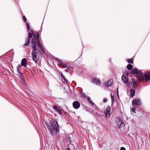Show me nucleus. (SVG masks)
I'll return each mask as SVG.
<instances>
[{
    "label": "nucleus",
    "instance_id": "obj_12",
    "mask_svg": "<svg viewBox=\"0 0 150 150\" xmlns=\"http://www.w3.org/2000/svg\"><path fill=\"white\" fill-rule=\"evenodd\" d=\"M130 83L133 86V87L135 88L134 86V85H135L137 82V80L134 79H131L130 80Z\"/></svg>",
    "mask_w": 150,
    "mask_h": 150
},
{
    "label": "nucleus",
    "instance_id": "obj_5",
    "mask_svg": "<svg viewBox=\"0 0 150 150\" xmlns=\"http://www.w3.org/2000/svg\"><path fill=\"white\" fill-rule=\"evenodd\" d=\"M116 124L117 125V127L119 129L125 126V125L121 119L117 117L115 121Z\"/></svg>",
    "mask_w": 150,
    "mask_h": 150
},
{
    "label": "nucleus",
    "instance_id": "obj_18",
    "mask_svg": "<svg viewBox=\"0 0 150 150\" xmlns=\"http://www.w3.org/2000/svg\"><path fill=\"white\" fill-rule=\"evenodd\" d=\"M18 74V75L19 77L21 79H23L24 78V76L23 75V74L21 72V71L17 72Z\"/></svg>",
    "mask_w": 150,
    "mask_h": 150
},
{
    "label": "nucleus",
    "instance_id": "obj_15",
    "mask_svg": "<svg viewBox=\"0 0 150 150\" xmlns=\"http://www.w3.org/2000/svg\"><path fill=\"white\" fill-rule=\"evenodd\" d=\"M56 59L59 61V62L60 65L62 67L65 68L66 67H67V66L66 64H64L63 62H62L61 61L59 60L58 58H56Z\"/></svg>",
    "mask_w": 150,
    "mask_h": 150
},
{
    "label": "nucleus",
    "instance_id": "obj_13",
    "mask_svg": "<svg viewBox=\"0 0 150 150\" xmlns=\"http://www.w3.org/2000/svg\"><path fill=\"white\" fill-rule=\"evenodd\" d=\"M113 83V81L112 80H110L109 81L105 83V85L107 87H109L112 86Z\"/></svg>",
    "mask_w": 150,
    "mask_h": 150
},
{
    "label": "nucleus",
    "instance_id": "obj_36",
    "mask_svg": "<svg viewBox=\"0 0 150 150\" xmlns=\"http://www.w3.org/2000/svg\"><path fill=\"white\" fill-rule=\"evenodd\" d=\"M62 78H63V79L65 78V76H64V77H62Z\"/></svg>",
    "mask_w": 150,
    "mask_h": 150
},
{
    "label": "nucleus",
    "instance_id": "obj_4",
    "mask_svg": "<svg viewBox=\"0 0 150 150\" xmlns=\"http://www.w3.org/2000/svg\"><path fill=\"white\" fill-rule=\"evenodd\" d=\"M36 40H34V42L35 43V45L36 47V44H37L38 46L39 47L40 49L41 50V52L42 53H44L45 52V48L44 47L42 46V44L39 41V39L38 38Z\"/></svg>",
    "mask_w": 150,
    "mask_h": 150
},
{
    "label": "nucleus",
    "instance_id": "obj_20",
    "mask_svg": "<svg viewBox=\"0 0 150 150\" xmlns=\"http://www.w3.org/2000/svg\"><path fill=\"white\" fill-rule=\"evenodd\" d=\"M127 68L129 70H131L133 67L132 66L131 64H129L127 65Z\"/></svg>",
    "mask_w": 150,
    "mask_h": 150
},
{
    "label": "nucleus",
    "instance_id": "obj_1",
    "mask_svg": "<svg viewBox=\"0 0 150 150\" xmlns=\"http://www.w3.org/2000/svg\"><path fill=\"white\" fill-rule=\"evenodd\" d=\"M47 127L50 133L52 136L55 135L59 131V129L57 122L55 120L51 122Z\"/></svg>",
    "mask_w": 150,
    "mask_h": 150
},
{
    "label": "nucleus",
    "instance_id": "obj_34",
    "mask_svg": "<svg viewBox=\"0 0 150 150\" xmlns=\"http://www.w3.org/2000/svg\"><path fill=\"white\" fill-rule=\"evenodd\" d=\"M61 76H62V78L64 77V76L62 74V73L61 74Z\"/></svg>",
    "mask_w": 150,
    "mask_h": 150
},
{
    "label": "nucleus",
    "instance_id": "obj_23",
    "mask_svg": "<svg viewBox=\"0 0 150 150\" xmlns=\"http://www.w3.org/2000/svg\"><path fill=\"white\" fill-rule=\"evenodd\" d=\"M128 62L129 64H133V59L131 58L128 59Z\"/></svg>",
    "mask_w": 150,
    "mask_h": 150
},
{
    "label": "nucleus",
    "instance_id": "obj_26",
    "mask_svg": "<svg viewBox=\"0 0 150 150\" xmlns=\"http://www.w3.org/2000/svg\"><path fill=\"white\" fill-rule=\"evenodd\" d=\"M111 99L112 101V102H113V101L114 100V96L112 95H111Z\"/></svg>",
    "mask_w": 150,
    "mask_h": 150
},
{
    "label": "nucleus",
    "instance_id": "obj_10",
    "mask_svg": "<svg viewBox=\"0 0 150 150\" xmlns=\"http://www.w3.org/2000/svg\"><path fill=\"white\" fill-rule=\"evenodd\" d=\"M132 104L133 105H140L141 104V100L140 99L134 100L132 102Z\"/></svg>",
    "mask_w": 150,
    "mask_h": 150
},
{
    "label": "nucleus",
    "instance_id": "obj_8",
    "mask_svg": "<svg viewBox=\"0 0 150 150\" xmlns=\"http://www.w3.org/2000/svg\"><path fill=\"white\" fill-rule=\"evenodd\" d=\"M73 106L74 109H78L80 106V103L77 101H75L73 103Z\"/></svg>",
    "mask_w": 150,
    "mask_h": 150
},
{
    "label": "nucleus",
    "instance_id": "obj_37",
    "mask_svg": "<svg viewBox=\"0 0 150 150\" xmlns=\"http://www.w3.org/2000/svg\"><path fill=\"white\" fill-rule=\"evenodd\" d=\"M67 150H70V149L69 148L67 149Z\"/></svg>",
    "mask_w": 150,
    "mask_h": 150
},
{
    "label": "nucleus",
    "instance_id": "obj_16",
    "mask_svg": "<svg viewBox=\"0 0 150 150\" xmlns=\"http://www.w3.org/2000/svg\"><path fill=\"white\" fill-rule=\"evenodd\" d=\"M122 79L124 81V83H127L128 81V79H126V77L124 75L122 76Z\"/></svg>",
    "mask_w": 150,
    "mask_h": 150
},
{
    "label": "nucleus",
    "instance_id": "obj_17",
    "mask_svg": "<svg viewBox=\"0 0 150 150\" xmlns=\"http://www.w3.org/2000/svg\"><path fill=\"white\" fill-rule=\"evenodd\" d=\"M130 92L131 93V96L132 97H133L134 95L135 91L134 89H132L130 90Z\"/></svg>",
    "mask_w": 150,
    "mask_h": 150
},
{
    "label": "nucleus",
    "instance_id": "obj_9",
    "mask_svg": "<svg viewBox=\"0 0 150 150\" xmlns=\"http://www.w3.org/2000/svg\"><path fill=\"white\" fill-rule=\"evenodd\" d=\"M92 82L95 83L97 85H100V81L99 79L98 78H94L92 80Z\"/></svg>",
    "mask_w": 150,
    "mask_h": 150
},
{
    "label": "nucleus",
    "instance_id": "obj_27",
    "mask_svg": "<svg viewBox=\"0 0 150 150\" xmlns=\"http://www.w3.org/2000/svg\"><path fill=\"white\" fill-rule=\"evenodd\" d=\"M135 107H133L132 108V112H134L135 111Z\"/></svg>",
    "mask_w": 150,
    "mask_h": 150
},
{
    "label": "nucleus",
    "instance_id": "obj_24",
    "mask_svg": "<svg viewBox=\"0 0 150 150\" xmlns=\"http://www.w3.org/2000/svg\"><path fill=\"white\" fill-rule=\"evenodd\" d=\"M32 37V33H29L28 38L29 39H30Z\"/></svg>",
    "mask_w": 150,
    "mask_h": 150
},
{
    "label": "nucleus",
    "instance_id": "obj_11",
    "mask_svg": "<svg viewBox=\"0 0 150 150\" xmlns=\"http://www.w3.org/2000/svg\"><path fill=\"white\" fill-rule=\"evenodd\" d=\"M27 61L25 58L23 59L21 61V66L24 67H26L27 66Z\"/></svg>",
    "mask_w": 150,
    "mask_h": 150
},
{
    "label": "nucleus",
    "instance_id": "obj_6",
    "mask_svg": "<svg viewBox=\"0 0 150 150\" xmlns=\"http://www.w3.org/2000/svg\"><path fill=\"white\" fill-rule=\"evenodd\" d=\"M31 31L32 32V33L33 34V38L32 39V41H31V44L32 45H34L33 44L35 43V42H34V41L35 40H36L37 39V38H38V39H39V33H36L35 35H34L33 32L32 30H31Z\"/></svg>",
    "mask_w": 150,
    "mask_h": 150
},
{
    "label": "nucleus",
    "instance_id": "obj_25",
    "mask_svg": "<svg viewBox=\"0 0 150 150\" xmlns=\"http://www.w3.org/2000/svg\"><path fill=\"white\" fill-rule=\"evenodd\" d=\"M26 26H27V29H28V31H29V29H30V27L29 26V24L28 23H26Z\"/></svg>",
    "mask_w": 150,
    "mask_h": 150
},
{
    "label": "nucleus",
    "instance_id": "obj_3",
    "mask_svg": "<svg viewBox=\"0 0 150 150\" xmlns=\"http://www.w3.org/2000/svg\"><path fill=\"white\" fill-rule=\"evenodd\" d=\"M32 45L33 50L32 52L31 56L33 60L37 64L39 59V53H40V52L38 50L35 44L34 43Z\"/></svg>",
    "mask_w": 150,
    "mask_h": 150
},
{
    "label": "nucleus",
    "instance_id": "obj_31",
    "mask_svg": "<svg viewBox=\"0 0 150 150\" xmlns=\"http://www.w3.org/2000/svg\"><path fill=\"white\" fill-rule=\"evenodd\" d=\"M64 81H65L66 82H68V81L66 79V78L64 79H63Z\"/></svg>",
    "mask_w": 150,
    "mask_h": 150
},
{
    "label": "nucleus",
    "instance_id": "obj_22",
    "mask_svg": "<svg viewBox=\"0 0 150 150\" xmlns=\"http://www.w3.org/2000/svg\"><path fill=\"white\" fill-rule=\"evenodd\" d=\"M30 39L29 38H28L26 40V43L25 44V46H27L28 45L30 42Z\"/></svg>",
    "mask_w": 150,
    "mask_h": 150
},
{
    "label": "nucleus",
    "instance_id": "obj_14",
    "mask_svg": "<svg viewBox=\"0 0 150 150\" xmlns=\"http://www.w3.org/2000/svg\"><path fill=\"white\" fill-rule=\"evenodd\" d=\"M53 108L54 109V110H56L59 114H61L62 112L61 110L57 106H54L53 107Z\"/></svg>",
    "mask_w": 150,
    "mask_h": 150
},
{
    "label": "nucleus",
    "instance_id": "obj_29",
    "mask_svg": "<svg viewBox=\"0 0 150 150\" xmlns=\"http://www.w3.org/2000/svg\"><path fill=\"white\" fill-rule=\"evenodd\" d=\"M81 94L83 96L85 97H86V94L85 93L81 92Z\"/></svg>",
    "mask_w": 150,
    "mask_h": 150
},
{
    "label": "nucleus",
    "instance_id": "obj_32",
    "mask_svg": "<svg viewBox=\"0 0 150 150\" xmlns=\"http://www.w3.org/2000/svg\"><path fill=\"white\" fill-rule=\"evenodd\" d=\"M117 96H118V97H119L118 88V87H117Z\"/></svg>",
    "mask_w": 150,
    "mask_h": 150
},
{
    "label": "nucleus",
    "instance_id": "obj_38",
    "mask_svg": "<svg viewBox=\"0 0 150 150\" xmlns=\"http://www.w3.org/2000/svg\"><path fill=\"white\" fill-rule=\"evenodd\" d=\"M23 82H25V80H23Z\"/></svg>",
    "mask_w": 150,
    "mask_h": 150
},
{
    "label": "nucleus",
    "instance_id": "obj_21",
    "mask_svg": "<svg viewBox=\"0 0 150 150\" xmlns=\"http://www.w3.org/2000/svg\"><path fill=\"white\" fill-rule=\"evenodd\" d=\"M21 66L20 65H18L17 67V72L21 71Z\"/></svg>",
    "mask_w": 150,
    "mask_h": 150
},
{
    "label": "nucleus",
    "instance_id": "obj_35",
    "mask_svg": "<svg viewBox=\"0 0 150 150\" xmlns=\"http://www.w3.org/2000/svg\"><path fill=\"white\" fill-rule=\"evenodd\" d=\"M127 74H126V75H128L129 74V73H128V72H126Z\"/></svg>",
    "mask_w": 150,
    "mask_h": 150
},
{
    "label": "nucleus",
    "instance_id": "obj_7",
    "mask_svg": "<svg viewBox=\"0 0 150 150\" xmlns=\"http://www.w3.org/2000/svg\"><path fill=\"white\" fill-rule=\"evenodd\" d=\"M110 107L109 106H107L105 110V113L106 117H109L110 116Z\"/></svg>",
    "mask_w": 150,
    "mask_h": 150
},
{
    "label": "nucleus",
    "instance_id": "obj_30",
    "mask_svg": "<svg viewBox=\"0 0 150 150\" xmlns=\"http://www.w3.org/2000/svg\"><path fill=\"white\" fill-rule=\"evenodd\" d=\"M120 150H126L125 148L124 147H122L120 148Z\"/></svg>",
    "mask_w": 150,
    "mask_h": 150
},
{
    "label": "nucleus",
    "instance_id": "obj_2",
    "mask_svg": "<svg viewBox=\"0 0 150 150\" xmlns=\"http://www.w3.org/2000/svg\"><path fill=\"white\" fill-rule=\"evenodd\" d=\"M131 72L133 74H136L139 75L140 77L145 79L146 81L150 80V74L149 72L145 73L144 74L140 70H138L137 68H135L132 70Z\"/></svg>",
    "mask_w": 150,
    "mask_h": 150
},
{
    "label": "nucleus",
    "instance_id": "obj_28",
    "mask_svg": "<svg viewBox=\"0 0 150 150\" xmlns=\"http://www.w3.org/2000/svg\"><path fill=\"white\" fill-rule=\"evenodd\" d=\"M23 18L24 20V22L26 20V18H25V16H23Z\"/></svg>",
    "mask_w": 150,
    "mask_h": 150
},
{
    "label": "nucleus",
    "instance_id": "obj_19",
    "mask_svg": "<svg viewBox=\"0 0 150 150\" xmlns=\"http://www.w3.org/2000/svg\"><path fill=\"white\" fill-rule=\"evenodd\" d=\"M87 98L88 100L90 102V103L92 105H95L94 103L93 102L92 100H91L90 98L88 96L87 97Z\"/></svg>",
    "mask_w": 150,
    "mask_h": 150
},
{
    "label": "nucleus",
    "instance_id": "obj_33",
    "mask_svg": "<svg viewBox=\"0 0 150 150\" xmlns=\"http://www.w3.org/2000/svg\"><path fill=\"white\" fill-rule=\"evenodd\" d=\"M103 101L104 102H106L107 101V100L106 99H104Z\"/></svg>",
    "mask_w": 150,
    "mask_h": 150
}]
</instances>
